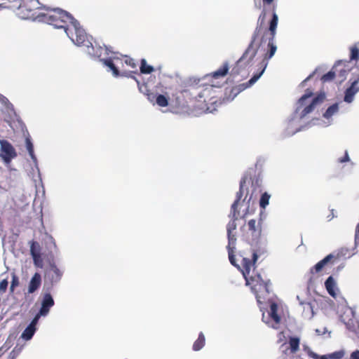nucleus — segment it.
<instances>
[{
    "instance_id": "nucleus-1",
    "label": "nucleus",
    "mask_w": 359,
    "mask_h": 359,
    "mask_svg": "<svg viewBox=\"0 0 359 359\" xmlns=\"http://www.w3.org/2000/svg\"><path fill=\"white\" fill-rule=\"evenodd\" d=\"M262 11L258 18L257 27L253 32L251 41L247 49L238 60L237 65L243 64L245 67L251 65L253 61L257 49L266 44V49L264 48V54L260 62L262 71L255 74L248 82L238 84L230 89L226 88L225 95L226 99L232 100L240 93L252 86L264 73L269 60L274 55L277 46L274 43L276 34V29L278 22V17L276 13L277 6L275 0H262ZM257 8H262L261 0H254Z\"/></svg>"
},
{
    "instance_id": "nucleus-2",
    "label": "nucleus",
    "mask_w": 359,
    "mask_h": 359,
    "mask_svg": "<svg viewBox=\"0 0 359 359\" xmlns=\"http://www.w3.org/2000/svg\"><path fill=\"white\" fill-rule=\"evenodd\" d=\"M40 21L57 29H64L72 41L78 46L85 45L87 41V34L80 23L61 8L47 9L46 13L40 15Z\"/></svg>"
},
{
    "instance_id": "nucleus-3",
    "label": "nucleus",
    "mask_w": 359,
    "mask_h": 359,
    "mask_svg": "<svg viewBox=\"0 0 359 359\" xmlns=\"http://www.w3.org/2000/svg\"><path fill=\"white\" fill-rule=\"evenodd\" d=\"M241 257V271L246 281V285H250L255 294L259 304H262L266 296L269 294V280H264L261 275L255 273V263L258 256L255 251H252L250 257Z\"/></svg>"
},
{
    "instance_id": "nucleus-4",
    "label": "nucleus",
    "mask_w": 359,
    "mask_h": 359,
    "mask_svg": "<svg viewBox=\"0 0 359 359\" xmlns=\"http://www.w3.org/2000/svg\"><path fill=\"white\" fill-rule=\"evenodd\" d=\"M239 214V211H233L231 210L229 215L231 221L228 223L226 226L227 236L229 240V244L227 246L229 259L231 264L238 268H240V266L236 264L235 255H233V248L236 241V234L233 233V231L236 229V222L238 219Z\"/></svg>"
},
{
    "instance_id": "nucleus-5",
    "label": "nucleus",
    "mask_w": 359,
    "mask_h": 359,
    "mask_svg": "<svg viewBox=\"0 0 359 359\" xmlns=\"http://www.w3.org/2000/svg\"><path fill=\"white\" fill-rule=\"evenodd\" d=\"M40 8L39 0H21L18 7V15L22 19H39L43 13H37V10Z\"/></svg>"
},
{
    "instance_id": "nucleus-6",
    "label": "nucleus",
    "mask_w": 359,
    "mask_h": 359,
    "mask_svg": "<svg viewBox=\"0 0 359 359\" xmlns=\"http://www.w3.org/2000/svg\"><path fill=\"white\" fill-rule=\"evenodd\" d=\"M62 276L63 271L57 266L53 257L51 259H50L48 268L46 269L44 273L46 284L50 285L47 290H49L54 285L60 282Z\"/></svg>"
},
{
    "instance_id": "nucleus-7",
    "label": "nucleus",
    "mask_w": 359,
    "mask_h": 359,
    "mask_svg": "<svg viewBox=\"0 0 359 359\" xmlns=\"http://www.w3.org/2000/svg\"><path fill=\"white\" fill-rule=\"evenodd\" d=\"M139 88L153 104L157 103V83L155 77L151 78L142 84L139 85Z\"/></svg>"
},
{
    "instance_id": "nucleus-8",
    "label": "nucleus",
    "mask_w": 359,
    "mask_h": 359,
    "mask_svg": "<svg viewBox=\"0 0 359 359\" xmlns=\"http://www.w3.org/2000/svg\"><path fill=\"white\" fill-rule=\"evenodd\" d=\"M182 97V93H178L176 100H168V98H166L163 95H158V106L161 107H170V111L172 113L175 114H180V110L182 108H183L185 105V102L183 100L180 101Z\"/></svg>"
},
{
    "instance_id": "nucleus-9",
    "label": "nucleus",
    "mask_w": 359,
    "mask_h": 359,
    "mask_svg": "<svg viewBox=\"0 0 359 359\" xmlns=\"http://www.w3.org/2000/svg\"><path fill=\"white\" fill-rule=\"evenodd\" d=\"M0 156L4 163L8 164L11 163L12 159L17 156V152L13 145L7 140H0Z\"/></svg>"
},
{
    "instance_id": "nucleus-10",
    "label": "nucleus",
    "mask_w": 359,
    "mask_h": 359,
    "mask_svg": "<svg viewBox=\"0 0 359 359\" xmlns=\"http://www.w3.org/2000/svg\"><path fill=\"white\" fill-rule=\"evenodd\" d=\"M30 255L33 259V263L35 267L43 269L44 266L43 258L41 252V248L37 241H32L29 243Z\"/></svg>"
},
{
    "instance_id": "nucleus-11",
    "label": "nucleus",
    "mask_w": 359,
    "mask_h": 359,
    "mask_svg": "<svg viewBox=\"0 0 359 359\" xmlns=\"http://www.w3.org/2000/svg\"><path fill=\"white\" fill-rule=\"evenodd\" d=\"M100 61L104 66L109 67L114 76L118 77L121 76L119 69L123 66V58L119 57H110L107 59H100Z\"/></svg>"
},
{
    "instance_id": "nucleus-12",
    "label": "nucleus",
    "mask_w": 359,
    "mask_h": 359,
    "mask_svg": "<svg viewBox=\"0 0 359 359\" xmlns=\"http://www.w3.org/2000/svg\"><path fill=\"white\" fill-rule=\"evenodd\" d=\"M54 299L49 290L44 292L41 302V308L36 317L46 316L49 313L50 308L54 306Z\"/></svg>"
},
{
    "instance_id": "nucleus-13",
    "label": "nucleus",
    "mask_w": 359,
    "mask_h": 359,
    "mask_svg": "<svg viewBox=\"0 0 359 359\" xmlns=\"http://www.w3.org/2000/svg\"><path fill=\"white\" fill-rule=\"evenodd\" d=\"M348 63V60H337L332 67L333 70L336 72V77L339 78L340 83L346 79L349 72V69L347 67Z\"/></svg>"
},
{
    "instance_id": "nucleus-14",
    "label": "nucleus",
    "mask_w": 359,
    "mask_h": 359,
    "mask_svg": "<svg viewBox=\"0 0 359 359\" xmlns=\"http://www.w3.org/2000/svg\"><path fill=\"white\" fill-rule=\"evenodd\" d=\"M289 346L286 343L283 344L280 346V350L285 355L289 353H295L299 349L300 339L297 337H290L288 341Z\"/></svg>"
},
{
    "instance_id": "nucleus-15",
    "label": "nucleus",
    "mask_w": 359,
    "mask_h": 359,
    "mask_svg": "<svg viewBox=\"0 0 359 359\" xmlns=\"http://www.w3.org/2000/svg\"><path fill=\"white\" fill-rule=\"evenodd\" d=\"M359 76L357 79L353 81L351 86L346 88L344 93V100L347 103H351L354 98L355 95L359 91Z\"/></svg>"
},
{
    "instance_id": "nucleus-16",
    "label": "nucleus",
    "mask_w": 359,
    "mask_h": 359,
    "mask_svg": "<svg viewBox=\"0 0 359 359\" xmlns=\"http://www.w3.org/2000/svg\"><path fill=\"white\" fill-rule=\"evenodd\" d=\"M248 180V176L245 175L242 177V179L240 182L239 191L236 193V198L231 207V210L233 211H238V207L240 205V201L244 194L245 184H246Z\"/></svg>"
},
{
    "instance_id": "nucleus-17",
    "label": "nucleus",
    "mask_w": 359,
    "mask_h": 359,
    "mask_svg": "<svg viewBox=\"0 0 359 359\" xmlns=\"http://www.w3.org/2000/svg\"><path fill=\"white\" fill-rule=\"evenodd\" d=\"M248 227L251 233L252 241H256L261 236L262 226L260 222H257L254 219H250L248 222Z\"/></svg>"
},
{
    "instance_id": "nucleus-18",
    "label": "nucleus",
    "mask_w": 359,
    "mask_h": 359,
    "mask_svg": "<svg viewBox=\"0 0 359 359\" xmlns=\"http://www.w3.org/2000/svg\"><path fill=\"white\" fill-rule=\"evenodd\" d=\"M41 285V276L39 273L36 272L32 277L29 285L27 292L28 294H33L35 292Z\"/></svg>"
},
{
    "instance_id": "nucleus-19",
    "label": "nucleus",
    "mask_w": 359,
    "mask_h": 359,
    "mask_svg": "<svg viewBox=\"0 0 359 359\" xmlns=\"http://www.w3.org/2000/svg\"><path fill=\"white\" fill-rule=\"evenodd\" d=\"M325 97V96L324 94L318 95V96L314 97L312 102L302 110L301 113V116L304 117L306 116L308 114L311 113L318 104H320L323 102Z\"/></svg>"
},
{
    "instance_id": "nucleus-20",
    "label": "nucleus",
    "mask_w": 359,
    "mask_h": 359,
    "mask_svg": "<svg viewBox=\"0 0 359 359\" xmlns=\"http://www.w3.org/2000/svg\"><path fill=\"white\" fill-rule=\"evenodd\" d=\"M38 318L35 317L31 323L25 328L21 334V338L25 340H29L32 338L33 335L36 332V324L37 323Z\"/></svg>"
},
{
    "instance_id": "nucleus-21",
    "label": "nucleus",
    "mask_w": 359,
    "mask_h": 359,
    "mask_svg": "<svg viewBox=\"0 0 359 359\" xmlns=\"http://www.w3.org/2000/svg\"><path fill=\"white\" fill-rule=\"evenodd\" d=\"M229 63L227 62H225L223 63L221 67H219L217 70L210 73L208 76H210L211 79H218L226 76L229 72Z\"/></svg>"
},
{
    "instance_id": "nucleus-22",
    "label": "nucleus",
    "mask_w": 359,
    "mask_h": 359,
    "mask_svg": "<svg viewBox=\"0 0 359 359\" xmlns=\"http://www.w3.org/2000/svg\"><path fill=\"white\" fill-rule=\"evenodd\" d=\"M333 258L332 255H328L324 259L318 262L311 269V272L312 273H318L322 271L323 267L325 266L327 263H328L331 259Z\"/></svg>"
},
{
    "instance_id": "nucleus-23",
    "label": "nucleus",
    "mask_w": 359,
    "mask_h": 359,
    "mask_svg": "<svg viewBox=\"0 0 359 359\" xmlns=\"http://www.w3.org/2000/svg\"><path fill=\"white\" fill-rule=\"evenodd\" d=\"M269 316L276 323L280 322V317L278 314V305L275 302L271 303L270 305Z\"/></svg>"
},
{
    "instance_id": "nucleus-24",
    "label": "nucleus",
    "mask_w": 359,
    "mask_h": 359,
    "mask_svg": "<svg viewBox=\"0 0 359 359\" xmlns=\"http://www.w3.org/2000/svg\"><path fill=\"white\" fill-rule=\"evenodd\" d=\"M205 344V337L203 332H200L198 339L193 344V350L195 351H200Z\"/></svg>"
},
{
    "instance_id": "nucleus-25",
    "label": "nucleus",
    "mask_w": 359,
    "mask_h": 359,
    "mask_svg": "<svg viewBox=\"0 0 359 359\" xmlns=\"http://www.w3.org/2000/svg\"><path fill=\"white\" fill-rule=\"evenodd\" d=\"M325 287L328 292V293L332 296L334 297L335 292L334 290V287L335 286V281L332 276H329L327 279L325 280Z\"/></svg>"
},
{
    "instance_id": "nucleus-26",
    "label": "nucleus",
    "mask_w": 359,
    "mask_h": 359,
    "mask_svg": "<svg viewBox=\"0 0 359 359\" xmlns=\"http://www.w3.org/2000/svg\"><path fill=\"white\" fill-rule=\"evenodd\" d=\"M350 56H349V62L351 61H358L359 60V48L358 44H354L351 46L350 48Z\"/></svg>"
},
{
    "instance_id": "nucleus-27",
    "label": "nucleus",
    "mask_w": 359,
    "mask_h": 359,
    "mask_svg": "<svg viewBox=\"0 0 359 359\" xmlns=\"http://www.w3.org/2000/svg\"><path fill=\"white\" fill-rule=\"evenodd\" d=\"M140 70L141 74H151L154 71V68L152 66L148 65L145 59H142Z\"/></svg>"
},
{
    "instance_id": "nucleus-28",
    "label": "nucleus",
    "mask_w": 359,
    "mask_h": 359,
    "mask_svg": "<svg viewBox=\"0 0 359 359\" xmlns=\"http://www.w3.org/2000/svg\"><path fill=\"white\" fill-rule=\"evenodd\" d=\"M123 60L124 63H126L127 65H128L134 69L133 71H132V72L137 73L138 64L135 61L134 59L129 57L128 56H124Z\"/></svg>"
},
{
    "instance_id": "nucleus-29",
    "label": "nucleus",
    "mask_w": 359,
    "mask_h": 359,
    "mask_svg": "<svg viewBox=\"0 0 359 359\" xmlns=\"http://www.w3.org/2000/svg\"><path fill=\"white\" fill-rule=\"evenodd\" d=\"M25 144H26V147H27V149L28 151V153H29L30 157L32 158V159L34 162H36V156L34 154V145H33L31 140L29 137L26 138Z\"/></svg>"
},
{
    "instance_id": "nucleus-30",
    "label": "nucleus",
    "mask_w": 359,
    "mask_h": 359,
    "mask_svg": "<svg viewBox=\"0 0 359 359\" xmlns=\"http://www.w3.org/2000/svg\"><path fill=\"white\" fill-rule=\"evenodd\" d=\"M339 109L338 104L337 103L333 104L327 108L325 112L323 114V116L325 118H330L333 114L337 112Z\"/></svg>"
},
{
    "instance_id": "nucleus-31",
    "label": "nucleus",
    "mask_w": 359,
    "mask_h": 359,
    "mask_svg": "<svg viewBox=\"0 0 359 359\" xmlns=\"http://www.w3.org/2000/svg\"><path fill=\"white\" fill-rule=\"evenodd\" d=\"M335 77H336V72H334V70H333V69L332 68V69L330 72H328L327 74L322 76L321 81L323 83L330 82V81L334 80V79Z\"/></svg>"
},
{
    "instance_id": "nucleus-32",
    "label": "nucleus",
    "mask_w": 359,
    "mask_h": 359,
    "mask_svg": "<svg viewBox=\"0 0 359 359\" xmlns=\"http://www.w3.org/2000/svg\"><path fill=\"white\" fill-rule=\"evenodd\" d=\"M270 197L271 196L266 192L262 194L259 200V205L262 208L265 209L269 205Z\"/></svg>"
},
{
    "instance_id": "nucleus-33",
    "label": "nucleus",
    "mask_w": 359,
    "mask_h": 359,
    "mask_svg": "<svg viewBox=\"0 0 359 359\" xmlns=\"http://www.w3.org/2000/svg\"><path fill=\"white\" fill-rule=\"evenodd\" d=\"M20 284L18 276L13 272L12 273V280L10 286L11 292H13L14 290L16 287H18Z\"/></svg>"
},
{
    "instance_id": "nucleus-34",
    "label": "nucleus",
    "mask_w": 359,
    "mask_h": 359,
    "mask_svg": "<svg viewBox=\"0 0 359 359\" xmlns=\"http://www.w3.org/2000/svg\"><path fill=\"white\" fill-rule=\"evenodd\" d=\"M8 285V278H5L0 281V294H3L6 292Z\"/></svg>"
},
{
    "instance_id": "nucleus-35",
    "label": "nucleus",
    "mask_w": 359,
    "mask_h": 359,
    "mask_svg": "<svg viewBox=\"0 0 359 359\" xmlns=\"http://www.w3.org/2000/svg\"><path fill=\"white\" fill-rule=\"evenodd\" d=\"M0 102L7 108L10 109L13 104L9 102L7 97L0 94Z\"/></svg>"
},
{
    "instance_id": "nucleus-36",
    "label": "nucleus",
    "mask_w": 359,
    "mask_h": 359,
    "mask_svg": "<svg viewBox=\"0 0 359 359\" xmlns=\"http://www.w3.org/2000/svg\"><path fill=\"white\" fill-rule=\"evenodd\" d=\"M330 359H340L344 356V351H335L328 355Z\"/></svg>"
},
{
    "instance_id": "nucleus-37",
    "label": "nucleus",
    "mask_w": 359,
    "mask_h": 359,
    "mask_svg": "<svg viewBox=\"0 0 359 359\" xmlns=\"http://www.w3.org/2000/svg\"><path fill=\"white\" fill-rule=\"evenodd\" d=\"M313 95V93L311 92H308V90L306 91V93L303 95L299 100V104L300 105H303L304 104V102L311 97V96Z\"/></svg>"
},
{
    "instance_id": "nucleus-38",
    "label": "nucleus",
    "mask_w": 359,
    "mask_h": 359,
    "mask_svg": "<svg viewBox=\"0 0 359 359\" xmlns=\"http://www.w3.org/2000/svg\"><path fill=\"white\" fill-rule=\"evenodd\" d=\"M349 161H350V158H349L348 154L347 151H345V154H344V157L339 158V163H345V162H348Z\"/></svg>"
},
{
    "instance_id": "nucleus-39",
    "label": "nucleus",
    "mask_w": 359,
    "mask_h": 359,
    "mask_svg": "<svg viewBox=\"0 0 359 359\" xmlns=\"http://www.w3.org/2000/svg\"><path fill=\"white\" fill-rule=\"evenodd\" d=\"M351 359H359V351L353 352L351 355Z\"/></svg>"
},
{
    "instance_id": "nucleus-40",
    "label": "nucleus",
    "mask_w": 359,
    "mask_h": 359,
    "mask_svg": "<svg viewBox=\"0 0 359 359\" xmlns=\"http://www.w3.org/2000/svg\"><path fill=\"white\" fill-rule=\"evenodd\" d=\"M232 74H238V70L236 69V67H234L232 71H231Z\"/></svg>"
},
{
    "instance_id": "nucleus-41",
    "label": "nucleus",
    "mask_w": 359,
    "mask_h": 359,
    "mask_svg": "<svg viewBox=\"0 0 359 359\" xmlns=\"http://www.w3.org/2000/svg\"><path fill=\"white\" fill-rule=\"evenodd\" d=\"M105 50H106V52H107V54L109 55V53H111V51L109 50V48L107 46H105Z\"/></svg>"
},
{
    "instance_id": "nucleus-42",
    "label": "nucleus",
    "mask_w": 359,
    "mask_h": 359,
    "mask_svg": "<svg viewBox=\"0 0 359 359\" xmlns=\"http://www.w3.org/2000/svg\"><path fill=\"white\" fill-rule=\"evenodd\" d=\"M322 359H330L328 355H325L322 356Z\"/></svg>"
},
{
    "instance_id": "nucleus-43",
    "label": "nucleus",
    "mask_w": 359,
    "mask_h": 359,
    "mask_svg": "<svg viewBox=\"0 0 359 359\" xmlns=\"http://www.w3.org/2000/svg\"><path fill=\"white\" fill-rule=\"evenodd\" d=\"M255 184H256V185L259 186V179L255 180Z\"/></svg>"
},
{
    "instance_id": "nucleus-44",
    "label": "nucleus",
    "mask_w": 359,
    "mask_h": 359,
    "mask_svg": "<svg viewBox=\"0 0 359 359\" xmlns=\"http://www.w3.org/2000/svg\"><path fill=\"white\" fill-rule=\"evenodd\" d=\"M248 215V211H246L243 215L242 216V218H245L246 217V215Z\"/></svg>"
},
{
    "instance_id": "nucleus-45",
    "label": "nucleus",
    "mask_w": 359,
    "mask_h": 359,
    "mask_svg": "<svg viewBox=\"0 0 359 359\" xmlns=\"http://www.w3.org/2000/svg\"><path fill=\"white\" fill-rule=\"evenodd\" d=\"M312 76V75H310L309 76H308L305 80L304 81H306L308 80H309L311 79V77Z\"/></svg>"
},
{
    "instance_id": "nucleus-46",
    "label": "nucleus",
    "mask_w": 359,
    "mask_h": 359,
    "mask_svg": "<svg viewBox=\"0 0 359 359\" xmlns=\"http://www.w3.org/2000/svg\"><path fill=\"white\" fill-rule=\"evenodd\" d=\"M5 8V6H3V4H0V8Z\"/></svg>"
},
{
    "instance_id": "nucleus-47",
    "label": "nucleus",
    "mask_w": 359,
    "mask_h": 359,
    "mask_svg": "<svg viewBox=\"0 0 359 359\" xmlns=\"http://www.w3.org/2000/svg\"><path fill=\"white\" fill-rule=\"evenodd\" d=\"M358 232H359V225H358Z\"/></svg>"
}]
</instances>
